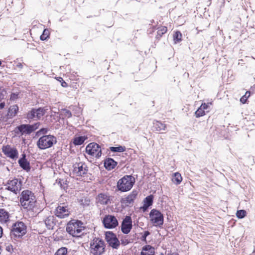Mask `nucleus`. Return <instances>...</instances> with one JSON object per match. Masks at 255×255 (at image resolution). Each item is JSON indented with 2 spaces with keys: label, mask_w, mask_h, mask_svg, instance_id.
I'll return each instance as SVG.
<instances>
[{
  "label": "nucleus",
  "mask_w": 255,
  "mask_h": 255,
  "mask_svg": "<svg viewBox=\"0 0 255 255\" xmlns=\"http://www.w3.org/2000/svg\"><path fill=\"white\" fill-rule=\"evenodd\" d=\"M19 202L21 207L32 216H34L41 211L34 194L30 190H25L22 191L20 195Z\"/></svg>",
  "instance_id": "1"
},
{
  "label": "nucleus",
  "mask_w": 255,
  "mask_h": 255,
  "mask_svg": "<svg viewBox=\"0 0 255 255\" xmlns=\"http://www.w3.org/2000/svg\"><path fill=\"white\" fill-rule=\"evenodd\" d=\"M84 229L83 223L77 219H71L67 223L66 226V232L74 238L81 237Z\"/></svg>",
  "instance_id": "2"
},
{
  "label": "nucleus",
  "mask_w": 255,
  "mask_h": 255,
  "mask_svg": "<svg viewBox=\"0 0 255 255\" xmlns=\"http://www.w3.org/2000/svg\"><path fill=\"white\" fill-rule=\"evenodd\" d=\"M27 233V226L22 221H16L12 224L10 232L11 238L14 241H19Z\"/></svg>",
  "instance_id": "3"
},
{
  "label": "nucleus",
  "mask_w": 255,
  "mask_h": 255,
  "mask_svg": "<svg viewBox=\"0 0 255 255\" xmlns=\"http://www.w3.org/2000/svg\"><path fill=\"white\" fill-rule=\"evenodd\" d=\"M105 242L99 238H94L90 242V252L93 255H101L105 252Z\"/></svg>",
  "instance_id": "4"
},
{
  "label": "nucleus",
  "mask_w": 255,
  "mask_h": 255,
  "mask_svg": "<svg viewBox=\"0 0 255 255\" xmlns=\"http://www.w3.org/2000/svg\"><path fill=\"white\" fill-rule=\"evenodd\" d=\"M135 183V179L132 175H125L119 180L117 187L118 190L122 192L129 191Z\"/></svg>",
  "instance_id": "5"
},
{
  "label": "nucleus",
  "mask_w": 255,
  "mask_h": 255,
  "mask_svg": "<svg viewBox=\"0 0 255 255\" xmlns=\"http://www.w3.org/2000/svg\"><path fill=\"white\" fill-rule=\"evenodd\" d=\"M57 142L56 137L51 134L43 135L37 141V145L40 149H45L52 147Z\"/></svg>",
  "instance_id": "6"
},
{
  "label": "nucleus",
  "mask_w": 255,
  "mask_h": 255,
  "mask_svg": "<svg viewBox=\"0 0 255 255\" xmlns=\"http://www.w3.org/2000/svg\"><path fill=\"white\" fill-rule=\"evenodd\" d=\"M40 125V123L39 122L33 125L22 124L16 127L14 131L16 134H20L21 135L23 134H30L38 129Z\"/></svg>",
  "instance_id": "7"
},
{
  "label": "nucleus",
  "mask_w": 255,
  "mask_h": 255,
  "mask_svg": "<svg viewBox=\"0 0 255 255\" xmlns=\"http://www.w3.org/2000/svg\"><path fill=\"white\" fill-rule=\"evenodd\" d=\"M150 221L151 224L156 227H161L163 224V214L156 209H152L149 213Z\"/></svg>",
  "instance_id": "8"
},
{
  "label": "nucleus",
  "mask_w": 255,
  "mask_h": 255,
  "mask_svg": "<svg viewBox=\"0 0 255 255\" xmlns=\"http://www.w3.org/2000/svg\"><path fill=\"white\" fill-rule=\"evenodd\" d=\"M46 112L44 108H32L26 114V118L28 120H40L45 115Z\"/></svg>",
  "instance_id": "9"
},
{
  "label": "nucleus",
  "mask_w": 255,
  "mask_h": 255,
  "mask_svg": "<svg viewBox=\"0 0 255 255\" xmlns=\"http://www.w3.org/2000/svg\"><path fill=\"white\" fill-rule=\"evenodd\" d=\"M86 152L91 156L96 158H99L102 155V149L100 146L95 142L88 144L86 147Z\"/></svg>",
  "instance_id": "10"
},
{
  "label": "nucleus",
  "mask_w": 255,
  "mask_h": 255,
  "mask_svg": "<svg viewBox=\"0 0 255 255\" xmlns=\"http://www.w3.org/2000/svg\"><path fill=\"white\" fill-rule=\"evenodd\" d=\"M2 152L7 157L15 160L18 157V151L16 147L7 144L3 145L1 148Z\"/></svg>",
  "instance_id": "11"
},
{
  "label": "nucleus",
  "mask_w": 255,
  "mask_h": 255,
  "mask_svg": "<svg viewBox=\"0 0 255 255\" xmlns=\"http://www.w3.org/2000/svg\"><path fill=\"white\" fill-rule=\"evenodd\" d=\"M105 240L109 245L113 249H118L120 246V242L115 234L111 231L105 233Z\"/></svg>",
  "instance_id": "12"
},
{
  "label": "nucleus",
  "mask_w": 255,
  "mask_h": 255,
  "mask_svg": "<svg viewBox=\"0 0 255 255\" xmlns=\"http://www.w3.org/2000/svg\"><path fill=\"white\" fill-rule=\"evenodd\" d=\"M55 215L60 218L64 219L68 217L70 214V209L64 203L60 204L56 208L54 211Z\"/></svg>",
  "instance_id": "13"
},
{
  "label": "nucleus",
  "mask_w": 255,
  "mask_h": 255,
  "mask_svg": "<svg viewBox=\"0 0 255 255\" xmlns=\"http://www.w3.org/2000/svg\"><path fill=\"white\" fill-rule=\"evenodd\" d=\"M102 223L105 228L110 229H114L119 225L116 217L112 215H106L102 220Z\"/></svg>",
  "instance_id": "14"
},
{
  "label": "nucleus",
  "mask_w": 255,
  "mask_h": 255,
  "mask_svg": "<svg viewBox=\"0 0 255 255\" xmlns=\"http://www.w3.org/2000/svg\"><path fill=\"white\" fill-rule=\"evenodd\" d=\"M138 195V191L133 190L127 197L121 199V202L123 206L125 207L131 206L133 205L134 201Z\"/></svg>",
  "instance_id": "15"
},
{
  "label": "nucleus",
  "mask_w": 255,
  "mask_h": 255,
  "mask_svg": "<svg viewBox=\"0 0 255 255\" xmlns=\"http://www.w3.org/2000/svg\"><path fill=\"white\" fill-rule=\"evenodd\" d=\"M88 167L85 163L80 162L75 164L73 173L76 176H82L87 174L88 172Z\"/></svg>",
  "instance_id": "16"
},
{
  "label": "nucleus",
  "mask_w": 255,
  "mask_h": 255,
  "mask_svg": "<svg viewBox=\"0 0 255 255\" xmlns=\"http://www.w3.org/2000/svg\"><path fill=\"white\" fill-rule=\"evenodd\" d=\"M21 181L16 178L8 180L6 184V189L15 194L21 189Z\"/></svg>",
  "instance_id": "17"
},
{
  "label": "nucleus",
  "mask_w": 255,
  "mask_h": 255,
  "mask_svg": "<svg viewBox=\"0 0 255 255\" xmlns=\"http://www.w3.org/2000/svg\"><path fill=\"white\" fill-rule=\"evenodd\" d=\"M132 227V219L131 217L128 216H126L122 223V232L125 234H128L130 232Z\"/></svg>",
  "instance_id": "18"
},
{
  "label": "nucleus",
  "mask_w": 255,
  "mask_h": 255,
  "mask_svg": "<svg viewBox=\"0 0 255 255\" xmlns=\"http://www.w3.org/2000/svg\"><path fill=\"white\" fill-rule=\"evenodd\" d=\"M212 105V102L202 103L200 107L198 108L197 111L195 112V116L196 118H199L205 116L206 115V113H208L209 112L208 109H209L210 106Z\"/></svg>",
  "instance_id": "19"
},
{
  "label": "nucleus",
  "mask_w": 255,
  "mask_h": 255,
  "mask_svg": "<svg viewBox=\"0 0 255 255\" xmlns=\"http://www.w3.org/2000/svg\"><path fill=\"white\" fill-rule=\"evenodd\" d=\"M10 221V214L5 209L0 208V223L6 224Z\"/></svg>",
  "instance_id": "20"
},
{
  "label": "nucleus",
  "mask_w": 255,
  "mask_h": 255,
  "mask_svg": "<svg viewBox=\"0 0 255 255\" xmlns=\"http://www.w3.org/2000/svg\"><path fill=\"white\" fill-rule=\"evenodd\" d=\"M96 201L101 205H107L110 201V197L105 193H100L96 198Z\"/></svg>",
  "instance_id": "21"
},
{
  "label": "nucleus",
  "mask_w": 255,
  "mask_h": 255,
  "mask_svg": "<svg viewBox=\"0 0 255 255\" xmlns=\"http://www.w3.org/2000/svg\"><path fill=\"white\" fill-rule=\"evenodd\" d=\"M155 249L152 246L147 245L143 246L140 252V255H155Z\"/></svg>",
  "instance_id": "22"
},
{
  "label": "nucleus",
  "mask_w": 255,
  "mask_h": 255,
  "mask_svg": "<svg viewBox=\"0 0 255 255\" xmlns=\"http://www.w3.org/2000/svg\"><path fill=\"white\" fill-rule=\"evenodd\" d=\"M153 130L161 132L162 130H165L166 128V125L160 121L154 120L153 122Z\"/></svg>",
  "instance_id": "23"
},
{
  "label": "nucleus",
  "mask_w": 255,
  "mask_h": 255,
  "mask_svg": "<svg viewBox=\"0 0 255 255\" xmlns=\"http://www.w3.org/2000/svg\"><path fill=\"white\" fill-rule=\"evenodd\" d=\"M19 108L17 105L11 106L8 109L7 117L8 119H11L17 114Z\"/></svg>",
  "instance_id": "24"
},
{
  "label": "nucleus",
  "mask_w": 255,
  "mask_h": 255,
  "mask_svg": "<svg viewBox=\"0 0 255 255\" xmlns=\"http://www.w3.org/2000/svg\"><path fill=\"white\" fill-rule=\"evenodd\" d=\"M18 163L20 166L24 170L28 171L30 169V166L29 162L25 158V155L23 154V157L18 160Z\"/></svg>",
  "instance_id": "25"
},
{
  "label": "nucleus",
  "mask_w": 255,
  "mask_h": 255,
  "mask_svg": "<svg viewBox=\"0 0 255 255\" xmlns=\"http://www.w3.org/2000/svg\"><path fill=\"white\" fill-rule=\"evenodd\" d=\"M45 224L47 228L50 230L53 229L56 225V221L53 216H49L45 220Z\"/></svg>",
  "instance_id": "26"
},
{
  "label": "nucleus",
  "mask_w": 255,
  "mask_h": 255,
  "mask_svg": "<svg viewBox=\"0 0 255 255\" xmlns=\"http://www.w3.org/2000/svg\"><path fill=\"white\" fill-rule=\"evenodd\" d=\"M117 165V162L112 158H108L105 159L104 166L107 170L114 169Z\"/></svg>",
  "instance_id": "27"
},
{
  "label": "nucleus",
  "mask_w": 255,
  "mask_h": 255,
  "mask_svg": "<svg viewBox=\"0 0 255 255\" xmlns=\"http://www.w3.org/2000/svg\"><path fill=\"white\" fill-rule=\"evenodd\" d=\"M182 180L183 178L181 174L178 172L173 173L172 175L171 181L176 185H179L182 182Z\"/></svg>",
  "instance_id": "28"
},
{
  "label": "nucleus",
  "mask_w": 255,
  "mask_h": 255,
  "mask_svg": "<svg viewBox=\"0 0 255 255\" xmlns=\"http://www.w3.org/2000/svg\"><path fill=\"white\" fill-rule=\"evenodd\" d=\"M153 196L150 195L147 196L143 200V206L142 209L144 210H146L149 206H151L153 203Z\"/></svg>",
  "instance_id": "29"
},
{
  "label": "nucleus",
  "mask_w": 255,
  "mask_h": 255,
  "mask_svg": "<svg viewBox=\"0 0 255 255\" xmlns=\"http://www.w3.org/2000/svg\"><path fill=\"white\" fill-rule=\"evenodd\" d=\"M87 138L86 136H75L73 139V143L75 145H80L82 144Z\"/></svg>",
  "instance_id": "30"
},
{
  "label": "nucleus",
  "mask_w": 255,
  "mask_h": 255,
  "mask_svg": "<svg viewBox=\"0 0 255 255\" xmlns=\"http://www.w3.org/2000/svg\"><path fill=\"white\" fill-rule=\"evenodd\" d=\"M173 38L175 44L179 43L182 40V34L180 31H176L173 34Z\"/></svg>",
  "instance_id": "31"
},
{
  "label": "nucleus",
  "mask_w": 255,
  "mask_h": 255,
  "mask_svg": "<svg viewBox=\"0 0 255 255\" xmlns=\"http://www.w3.org/2000/svg\"><path fill=\"white\" fill-rule=\"evenodd\" d=\"M167 31V28L165 26H161L157 28L156 38H160L162 36L166 33Z\"/></svg>",
  "instance_id": "32"
},
{
  "label": "nucleus",
  "mask_w": 255,
  "mask_h": 255,
  "mask_svg": "<svg viewBox=\"0 0 255 255\" xmlns=\"http://www.w3.org/2000/svg\"><path fill=\"white\" fill-rule=\"evenodd\" d=\"M110 149L112 152H122L126 150V148L125 146L119 145L118 147H110Z\"/></svg>",
  "instance_id": "33"
},
{
  "label": "nucleus",
  "mask_w": 255,
  "mask_h": 255,
  "mask_svg": "<svg viewBox=\"0 0 255 255\" xmlns=\"http://www.w3.org/2000/svg\"><path fill=\"white\" fill-rule=\"evenodd\" d=\"M54 255H68L67 249L65 247H61L56 252Z\"/></svg>",
  "instance_id": "34"
},
{
  "label": "nucleus",
  "mask_w": 255,
  "mask_h": 255,
  "mask_svg": "<svg viewBox=\"0 0 255 255\" xmlns=\"http://www.w3.org/2000/svg\"><path fill=\"white\" fill-rule=\"evenodd\" d=\"M50 32L48 29H44L42 35L40 36V39L41 40H45L49 38Z\"/></svg>",
  "instance_id": "35"
},
{
  "label": "nucleus",
  "mask_w": 255,
  "mask_h": 255,
  "mask_svg": "<svg viewBox=\"0 0 255 255\" xmlns=\"http://www.w3.org/2000/svg\"><path fill=\"white\" fill-rule=\"evenodd\" d=\"M251 93L250 91H247L245 94L240 99V102L243 104H245L247 102L248 99L250 97Z\"/></svg>",
  "instance_id": "36"
},
{
  "label": "nucleus",
  "mask_w": 255,
  "mask_h": 255,
  "mask_svg": "<svg viewBox=\"0 0 255 255\" xmlns=\"http://www.w3.org/2000/svg\"><path fill=\"white\" fill-rule=\"evenodd\" d=\"M247 215V212L244 210H238L236 216L239 219H242Z\"/></svg>",
  "instance_id": "37"
},
{
  "label": "nucleus",
  "mask_w": 255,
  "mask_h": 255,
  "mask_svg": "<svg viewBox=\"0 0 255 255\" xmlns=\"http://www.w3.org/2000/svg\"><path fill=\"white\" fill-rule=\"evenodd\" d=\"M61 114L62 116H63L65 118H69L72 117L71 112L69 110L66 109L62 110Z\"/></svg>",
  "instance_id": "38"
},
{
  "label": "nucleus",
  "mask_w": 255,
  "mask_h": 255,
  "mask_svg": "<svg viewBox=\"0 0 255 255\" xmlns=\"http://www.w3.org/2000/svg\"><path fill=\"white\" fill-rule=\"evenodd\" d=\"M55 79L61 83V85L63 87H67L68 84L63 79L62 77H55Z\"/></svg>",
  "instance_id": "39"
},
{
  "label": "nucleus",
  "mask_w": 255,
  "mask_h": 255,
  "mask_svg": "<svg viewBox=\"0 0 255 255\" xmlns=\"http://www.w3.org/2000/svg\"><path fill=\"white\" fill-rule=\"evenodd\" d=\"M48 131V128H42L37 132L36 134L38 136L40 135V134H45L47 133Z\"/></svg>",
  "instance_id": "40"
},
{
  "label": "nucleus",
  "mask_w": 255,
  "mask_h": 255,
  "mask_svg": "<svg viewBox=\"0 0 255 255\" xmlns=\"http://www.w3.org/2000/svg\"><path fill=\"white\" fill-rule=\"evenodd\" d=\"M149 235L150 232L149 231H145L141 237V241L146 242V237Z\"/></svg>",
  "instance_id": "41"
},
{
  "label": "nucleus",
  "mask_w": 255,
  "mask_h": 255,
  "mask_svg": "<svg viewBox=\"0 0 255 255\" xmlns=\"http://www.w3.org/2000/svg\"><path fill=\"white\" fill-rule=\"evenodd\" d=\"M121 243L122 245L125 246L128 244L129 243V241L127 238V237H125L121 239Z\"/></svg>",
  "instance_id": "42"
},
{
  "label": "nucleus",
  "mask_w": 255,
  "mask_h": 255,
  "mask_svg": "<svg viewBox=\"0 0 255 255\" xmlns=\"http://www.w3.org/2000/svg\"><path fill=\"white\" fill-rule=\"evenodd\" d=\"M6 251L11 253L13 251V246L10 244L8 245L6 247Z\"/></svg>",
  "instance_id": "43"
},
{
  "label": "nucleus",
  "mask_w": 255,
  "mask_h": 255,
  "mask_svg": "<svg viewBox=\"0 0 255 255\" xmlns=\"http://www.w3.org/2000/svg\"><path fill=\"white\" fill-rule=\"evenodd\" d=\"M18 97V95L17 94H16L15 93H12L11 95H10V99L11 100H14L15 99H16Z\"/></svg>",
  "instance_id": "44"
},
{
  "label": "nucleus",
  "mask_w": 255,
  "mask_h": 255,
  "mask_svg": "<svg viewBox=\"0 0 255 255\" xmlns=\"http://www.w3.org/2000/svg\"><path fill=\"white\" fill-rule=\"evenodd\" d=\"M16 67L19 69H22L23 68V64L21 63H18L16 65Z\"/></svg>",
  "instance_id": "45"
},
{
  "label": "nucleus",
  "mask_w": 255,
  "mask_h": 255,
  "mask_svg": "<svg viewBox=\"0 0 255 255\" xmlns=\"http://www.w3.org/2000/svg\"><path fill=\"white\" fill-rule=\"evenodd\" d=\"M5 106V103L2 102L0 103V109H2Z\"/></svg>",
  "instance_id": "46"
},
{
  "label": "nucleus",
  "mask_w": 255,
  "mask_h": 255,
  "mask_svg": "<svg viewBox=\"0 0 255 255\" xmlns=\"http://www.w3.org/2000/svg\"><path fill=\"white\" fill-rule=\"evenodd\" d=\"M4 99V96L2 93L0 92V101Z\"/></svg>",
  "instance_id": "47"
},
{
  "label": "nucleus",
  "mask_w": 255,
  "mask_h": 255,
  "mask_svg": "<svg viewBox=\"0 0 255 255\" xmlns=\"http://www.w3.org/2000/svg\"><path fill=\"white\" fill-rule=\"evenodd\" d=\"M3 233V230L2 228L0 226V238L1 237Z\"/></svg>",
  "instance_id": "48"
},
{
  "label": "nucleus",
  "mask_w": 255,
  "mask_h": 255,
  "mask_svg": "<svg viewBox=\"0 0 255 255\" xmlns=\"http://www.w3.org/2000/svg\"><path fill=\"white\" fill-rule=\"evenodd\" d=\"M171 255H179L178 253H173Z\"/></svg>",
  "instance_id": "49"
},
{
  "label": "nucleus",
  "mask_w": 255,
  "mask_h": 255,
  "mask_svg": "<svg viewBox=\"0 0 255 255\" xmlns=\"http://www.w3.org/2000/svg\"><path fill=\"white\" fill-rule=\"evenodd\" d=\"M159 255H164V254L163 253H160Z\"/></svg>",
  "instance_id": "50"
},
{
  "label": "nucleus",
  "mask_w": 255,
  "mask_h": 255,
  "mask_svg": "<svg viewBox=\"0 0 255 255\" xmlns=\"http://www.w3.org/2000/svg\"><path fill=\"white\" fill-rule=\"evenodd\" d=\"M1 61L0 60V66L1 65Z\"/></svg>",
  "instance_id": "51"
}]
</instances>
